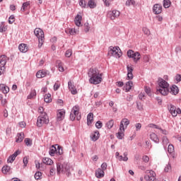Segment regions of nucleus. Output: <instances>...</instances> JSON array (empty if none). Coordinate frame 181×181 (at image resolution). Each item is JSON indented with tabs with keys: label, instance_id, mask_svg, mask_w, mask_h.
Here are the masks:
<instances>
[{
	"label": "nucleus",
	"instance_id": "nucleus-15",
	"mask_svg": "<svg viewBox=\"0 0 181 181\" xmlns=\"http://www.w3.org/2000/svg\"><path fill=\"white\" fill-rule=\"evenodd\" d=\"M153 12L156 15L162 13V6L160 4H155L153 7Z\"/></svg>",
	"mask_w": 181,
	"mask_h": 181
},
{
	"label": "nucleus",
	"instance_id": "nucleus-16",
	"mask_svg": "<svg viewBox=\"0 0 181 181\" xmlns=\"http://www.w3.org/2000/svg\"><path fill=\"white\" fill-rule=\"evenodd\" d=\"M68 87H69L71 94H73L74 95L77 94V89L76 88V86H74V84H73L71 81H69L68 82Z\"/></svg>",
	"mask_w": 181,
	"mask_h": 181
},
{
	"label": "nucleus",
	"instance_id": "nucleus-62",
	"mask_svg": "<svg viewBox=\"0 0 181 181\" xmlns=\"http://www.w3.org/2000/svg\"><path fill=\"white\" fill-rule=\"evenodd\" d=\"M142 160L146 163H148V162H149V157H148V156H144L143 158H142Z\"/></svg>",
	"mask_w": 181,
	"mask_h": 181
},
{
	"label": "nucleus",
	"instance_id": "nucleus-17",
	"mask_svg": "<svg viewBox=\"0 0 181 181\" xmlns=\"http://www.w3.org/2000/svg\"><path fill=\"white\" fill-rule=\"evenodd\" d=\"M48 73L49 71L40 70L37 72L36 77L37 78H43V77H46V76H47Z\"/></svg>",
	"mask_w": 181,
	"mask_h": 181
},
{
	"label": "nucleus",
	"instance_id": "nucleus-49",
	"mask_svg": "<svg viewBox=\"0 0 181 181\" xmlns=\"http://www.w3.org/2000/svg\"><path fill=\"white\" fill-rule=\"evenodd\" d=\"M145 92L148 95H149V97H152V90H151V88L146 87Z\"/></svg>",
	"mask_w": 181,
	"mask_h": 181
},
{
	"label": "nucleus",
	"instance_id": "nucleus-7",
	"mask_svg": "<svg viewBox=\"0 0 181 181\" xmlns=\"http://www.w3.org/2000/svg\"><path fill=\"white\" fill-rule=\"evenodd\" d=\"M43 124H49V117L47 114L40 115L37 117V127H42Z\"/></svg>",
	"mask_w": 181,
	"mask_h": 181
},
{
	"label": "nucleus",
	"instance_id": "nucleus-34",
	"mask_svg": "<svg viewBox=\"0 0 181 181\" xmlns=\"http://www.w3.org/2000/svg\"><path fill=\"white\" fill-rule=\"evenodd\" d=\"M125 131H124L123 129H119V131L117 132V138L118 139H122V138H124V132Z\"/></svg>",
	"mask_w": 181,
	"mask_h": 181
},
{
	"label": "nucleus",
	"instance_id": "nucleus-38",
	"mask_svg": "<svg viewBox=\"0 0 181 181\" xmlns=\"http://www.w3.org/2000/svg\"><path fill=\"white\" fill-rule=\"evenodd\" d=\"M24 142H25L26 146H32V145H33L32 139H30L29 138H25L24 140Z\"/></svg>",
	"mask_w": 181,
	"mask_h": 181
},
{
	"label": "nucleus",
	"instance_id": "nucleus-52",
	"mask_svg": "<svg viewBox=\"0 0 181 181\" xmlns=\"http://www.w3.org/2000/svg\"><path fill=\"white\" fill-rule=\"evenodd\" d=\"M64 118V114H57V120L62 121Z\"/></svg>",
	"mask_w": 181,
	"mask_h": 181
},
{
	"label": "nucleus",
	"instance_id": "nucleus-44",
	"mask_svg": "<svg viewBox=\"0 0 181 181\" xmlns=\"http://www.w3.org/2000/svg\"><path fill=\"white\" fill-rule=\"evenodd\" d=\"M168 152L170 154L173 153V152H175V147L173 146V144H169L168 145Z\"/></svg>",
	"mask_w": 181,
	"mask_h": 181
},
{
	"label": "nucleus",
	"instance_id": "nucleus-12",
	"mask_svg": "<svg viewBox=\"0 0 181 181\" xmlns=\"http://www.w3.org/2000/svg\"><path fill=\"white\" fill-rule=\"evenodd\" d=\"M125 127H124V126ZM129 125V120L127 118L122 119L120 122L119 129L125 131V127Z\"/></svg>",
	"mask_w": 181,
	"mask_h": 181
},
{
	"label": "nucleus",
	"instance_id": "nucleus-41",
	"mask_svg": "<svg viewBox=\"0 0 181 181\" xmlns=\"http://www.w3.org/2000/svg\"><path fill=\"white\" fill-rule=\"evenodd\" d=\"M34 177L36 180H40V179H42V172L40 171L36 172Z\"/></svg>",
	"mask_w": 181,
	"mask_h": 181
},
{
	"label": "nucleus",
	"instance_id": "nucleus-36",
	"mask_svg": "<svg viewBox=\"0 0 181 181\" xmlns=\"http://www.w3.org/2000/svg\"><path fill=\"white\" fill-rule=\"evenodd\" d=\"M29 5H30V1H27L23 4V6L21 7V11L23 12H25V11H26V9H28V6H29Z\"/></svg>",
	"mask_w": 181,
	"mask_h": 181
},
{
	"label": "nucleus",
	"instance_id": "nucleus-57",
	"mask_svg": "<svg viewBox=\"0 0 181 181\" xmlns=\"http://www.w3.org/2000/svg\"><path fill=\"white\" fill-rule=\"evenodd\" d=\"M79 5L81 6V8H86V1L84 0H79Z\"/></svg>",
	"mask_w": 181,
	"mask_h": 181
},
{
	"label": "nucleus",
	"instance_id": "nucleus-33",
	"mask_svg": "<svg viewBox=\"0 0 181 181\" xmlns=\"http://www.w3.org/2000/svg\"><path fill=\"white\" fill-rule=\"evenodd\" d=\"M162 144L164 147V149L166 148L168 144H169V139H168V137H166L165 136H163L162 138Z\"/></svg>",
	"mask_w": 181,
	"mask_h": 181
},
{
	"label": "nucleus",
	"instance_id": "nucleus-27",
	"mask_svg": "<svg viewBox=\"0 0 181 181\" xmlns=\"http://www.w3.org/2000/svg\"><path fill=\"white\" fill-rule=\"evenodd\" d=\"M170 93L174 95H176V94L179 93V88H177L176 85H173L170 88Z\"/></svg>",
	"mask_w": 181,
	"mask_h": 181
},
{
	"label": "nucleus",
	"instance_id": "nucleus-28",
	"mask_svg": "<svg viewBox=\"0 0 181 181\" xmlns=\"http://www.w3.org/2000/svg\"><path fill=\"white\" fill-rule=\"evenodd\" d=\"M118 159L120 161L127 162L128 160V153H124L123 156H119Z\"/></svg>",
	"mask_w": 181,
	"mask_h": 181
},
{
	"label": "nucleus",
	"instance_id": "nucleus-30",
	"mask_svg": "<svg viewBox=\"0 0 181 181\" xmlns=\"http://www.w3.org/2000/svg\"><path fill=\"white\" fill-rule=\"evenodd\" d=\"M42 162L45 163V165H53V160L49 158H42Z\"/></svg>",
	"mask_w": 181,
	"mask_h": 181
},
{
	"label": "nucleus",
	"instance_id": "nucleus-53",
	"mask_svg": "<svg viewBox=\"0 0 181 181\" xmlns=\"http://www.w3.org/2000/svg\"><path fill=\"white\" fill-rule=\"evenodd\" d=\"M71 54H73V51L71 49L66 50V52L65 53L66 57H71Z\"/></svg>",
	"mask_w": 181,
	"mask_h": 181
},
{
	"label": "nucleus",
	"instance_id": "nucleus-20",
	"mask_svg": "<svg viewBox=\"0 0 181 181\" xmlns=\"http://www.w3.org/2000/svg\"><path fill=\"white\" fill-rule=\"evenodd\" d=\"M170 114H181L180 108H176L175 105H171L170 108Z\"/></svg>",
	"mask_w": 181,
	"mask_h": 181
},
{
	"label": "nucleus",
	"instance_id": "nucleus-39",
	"mask_svg": "<svg viewBox=\"0 0 181 181\" xmlns=\"http://www.w3.org/2000/svg\"><path fill=\"white\" fill-rule=\"evenodd\" d=\"M1 170L4 175H6V173L11 170V167L8 165H4L2 168Z\"/></svg>",
	"mask_w": 181,
	"mask_h": 181
},
{
	"label": "nucleus",
	"instance_id": "nucleus-22",
	"mask_svg": "<svg viewBox=\"0 0 181 181\" xmlns=\"http://www.w3.org/2000/svg\"><path fill=\"white\" fill-rule=\"evenodd\" d=\"M150 139L153 142H155V144H159V137H158V135L155 133H151L150 134Z\"/></svg>",
	"mask_w": 181,
	"mask_h": 181
},
{
	"label": "nucleus",
	"instance_id": "nucleus-24",
	"mask_svg": "<svg viewBox=\"0 0 181 181\" xmlns=\"http://www.w3.org/2000/svg\"><path fill=\"white\" fill-rule=\"evenodd\" d=\"M0 90L2 91L4 94H8L9 91V87L5 84H0Z\"/></svg>",
	"mask_w": 181,
	"mask_h": 181
},
{
	"label": "nucleus",
	"instance_id": "nucleus-14",
	"mask_svg": "<svg viewBox=\"0 0 181 181\" xmlns=\"http://www.w3.org/2000/svg\"><path fill=\"white\" fill-rule=\"evenodd\" d=\"M83 21V16L81 15L78 14L74 19V23L76 26H78V28H80V26H83V24H81V22Z\"/></svg>",
	"mask_w": 181,
	"mask_h": 181
},
{
	"label": "nucleus",
	"instance_id": "nucleus-43",
	"mask_svg": "<svg viewBox=\"0 0 181 181\" xmlns=\"http://www.w3.org/2000/svg\"><path fill=\"white\" fill-rule=\"evenodd\" d=\"M34 97H36V90L35 89L31 90L30 95H28V98L29 100H32V98H33Z\"/></svg>",
	"mask_w": 181,
	"mask_h": 181
},
{
	"label": "nucleus",
	"instance_id": "nucleus-32",
	"mask_svg": "<svg viewBox=\"0 0 181 181\" xmlns=\"http://www.w3.org/2000/svg\"><path fill=\"white\" fill-rule=\"evenodd\" d=\"M45 103H52V95L47 93L44 96Z\"/></svg>",
	"mask_w": 181,
	"mask_h": 181
},
{
	"label": "nucleus",
	"instance_id": "nucleus-46",
	"mask_svg": "<svg viewBox=\"0 0 181 181\" xmlns=\"http://www.w3.org/2000/svg\"><path fill=\"white\" fill-rule=\"evenodd\" d=\"M0 32L3 33V32H6V26H5V23L2 22L0 26Z\"/></svg>",
	"mask_w": 181,
	"mask_h": 181
},
{
	"label": "nucleus",
	"instance_id": "nucleus-55",
	"mask_svg": "<svg viewBox=\"0 0 181 181\" xmlns=\"http://www.w3.org/2000/svg\"><path fill=\"white\" fill-rule=\"evenodd\" d=\"M13 22H15V16H11L8 18V23L10 25H12V23H13Z\"/></svg>",
	"mask_w": 181,
	"mask_h": 181
},
{
	"label": "nucleus",
	"instance_id": "nucleus-64",
	"mask_svg": "<svg viewBox=\"0 0 181 181\" xmlns=\"http://www.w3.org/2000/svg\"><path fill=\"white\" fill-rule=\"evenodd\" d=\"M139 100H145V93H141L139 95Z\"/></svg>",
	"mask_w": 181,
	"mask_h": 181
},
{
	"label": "nucleus",
	"instance_id": "nucleus-42",
	"mask_svg": "<svg viewBox=\"0 0 181 181\" xmlns=\"http://www.w3.org/2000/svg\"><path fill=\"white\" fill-rule=\"evenodd\" d=\"M106 127L108 129H111L114 127V120L111 119L106 123Z\"/></svg>",
	"mask_w": 181,
	"mask_h": 181
},
{
	"label": "nucleus",
	"instance_id": "nucleus-61",
	"mask_svg": "<svg viewBox=\"0 0 181 181\" xmlns=\"http://www.w3.org/2000/svg\"><path fill=\"white\" fill-rule=\"evenodd\" d=\"M135 127H136V131H139L141 130V128H142V124H141V123H136L135 124Z\"/></svg>",
	"mask_w": 181,
	"mask_h": 181
},
{
	"label": "nucleus",
	"instance_id": "nucleus-2",
	"mask_svg": "<svg viewBox=\"0 0 181 181\" xmlns=\"http://www.w3.org/2000/svg\"><path fill=\"white\" fill-rule=\"evenodd\" d=\"M156 93L161 94V95H168L169 94V83L163 78H159Z\"/></svg>",
	"mask_w": 181,
	"mask_h": 181
},
{
	"label": "nucleus",
	"instance_id": "nucleus-59",
	"mask_svg": "<svg viewBox=\"0 0 181 181\" xmlns=\"http://www.w3.org/2000/svg\"><path fill=\"white\" fill-rule=\"evenodd\" d=\"M59 88H60V83H59V82H57L54 85V91H57V90H59Z\"/></svg>",
	"mask_w": 181,
	"mask_h": 181
},
{
	"label": "nucleus",
	"instance_id": "nucleus-50",
	"mask_svg": "<svg viewBox=\"0 0 181 181\" xmlns=\"http://www.w3.org/2000/svg\"><path fill=\"white\" fill-rule=\"evenodd\" d=\"M95 127H96L98 129H101V128H103V122H101V121H98V122L95 123Z\"/></svg>",
	"mask_w": 181,
	"mask_h": 181
},
{
	"label": "nucleus",
	"instance_id": "nucleus-56",
	"mask_svg": "<svg viewBox=\"0 0 181 181\" xmlns=\"http://www.w3.org/2000/svg\"><path fill=\"white\" fill-rule=\"evenodd\" d=\"M149 128H154L155 129H159L160 127L159 126L155 124H148Z\"/></svg>",
	"mask_w": 181,
	"mask_h": 181
},
{
	"label": "nucleus",
	"instance_id": "nucleus-9",
	"mask_svg": "<svg viewBox=\"0 0 181 181\" xmlns=\"http://www.w3.org/2000/svg\"><path fill=\"white\" fill-rule=\"evenodd\" d=\"M119 15H121L119 11L112 10L108 12L107 18H109V19L111 21H115V19L119 18Z\"/></svg>",
	"mask_w": 181,
	"mask_h": 181
},
{
	"label": "nucleus",
	"instance_id": "nucleus-51",
	"mask_svg": "<svg viewBox=\"0 0 181 181\" xmlns=\"http://www.w3.org/2000/svg\"><path fill=\"white\" fill-rule=\"evenodd\" d=\"M127 6H131V5H135V1L134 0H128L126 1Z\"/></svg>",
	"mask_w": 181,
	"mask_h": 181
},
{
	"label": "nucleus",
	"instance_id": "nucleus-6",
	"mask_svg": "<svg viewBox=\"0 0 181 181\" xmlns=\"http://www.w3.org/2000/svg\"><path fill=\"white\" fill-rule=\"evenodd\" d=\"M109 54L116 57V59H119V57L122 56V52H121V49H119V47H110Z\"/></svg>",
	"mask_w": 181,
	"mask_h": 181
},
{
	"label": "nucleus",
	"instance_id": "nucleus-47",
	"mask_svg": "<svg viewBox=\"0 0 181 181\" xmlns=\"http://www.w3.org/2000/svg\"><path fill=\"white\" fill-rule=\"evenodd\" d=\"M143 32L146 36L151 35V30H149V29H148L146 27L143 28Z\"/></svg>",
	"mask_w": 181,
	"mask_h": 181
},
{
	"label": "nucleus",
	"instance_id": "nucleus-1",
	"mask_svg": "<svg viewBox=\"0 0 181 181\" xmlns=\"http://www.w3.org/2000/svg\"><path fill=\"white\" fill-rule=\"evenodd\" d=\"M90 77L89 82L90 84H100L103 81V74H100V71L97 68H90L88 72Z\"/></svg>",
	"mask_w": 181,
	"mask_h": 181
},
{
	"label": "nucleus",
	"instance_id": "nucleus-21",
	"mask_svg": "<svg viewBox=\"0 0 181 181\" xmlns=\"http://www.w3.org/2000/svg\"><path fill=\"white\" fill-rule=\"evenodd\" d=\"M95 176L98 179H101V177H104V170L101 168H98L95 171Z\"/></svg>",
	"mask_w": 181,
	"mask_h": 181
},
{
	"label": "nucleus",
	"instance_id": "nucleus-23",
	"mask_svg": "<svg viewBox=\"0 0 181 181\" xmlns=\"http://www.w3.org/2000/svg\"><path fill=\"white\" fill-rule=\"evenodd\" d=\"M132 87H134V83H132V81H129L127 83H126L125 92L128 93V91L132 89Z\"/></svg>",
	"mask_w": 181,
	"mask_h": 181
},
{
	"label": "nucleus",
	"instance_id": "nucleus-40",
	"mask_svg": "<svg viewBox=\"0 0 181 181\" xmlns=\"http://www.w3.org/2000/svg\"><path fill=\"white\" fill-rule=\"evenodd\" d=\"M90 24L88 23H85L83 25V30L86 33L90 32Z\"/></svg>",
	"mask_w": 181,
	"mask_h": 181
},
{
	"label": "nucleus",
	"instance_id": "nucleus-54",
	"mask_svg": "<svg viewBox=\"0 0 181 181\" xmlns=\"http://www.w3.org/2000/svg\"><path fill=\"white\" fill-rule=\"evenodd\" d=\"M134 54H135V52H134V51H132L131 49L127 52L128 57L132 58V59L134 57Z\"/></svg>",
	"mask_w": 181,
	"mask_h": 181
},
{
	"label": "nucleus",
	"instance_id": "nucleus-18",
	"mask_svg": "<svg viewBox=\"0 0 181 181\" xmlns=\"http://www.w3.org/2000/svg\"><path fill=\"white\" fill-rule=\"evenodd\" d=\"M99 138L100 132H98V130L93 132V133L90 134V139H92V141H93V142H95V141H98Z\"/></svg>",
	"mask_w": 181,
	"mask_h": 181
},
{
	"label": "nucleus",
	"instance_id": "nucleus-26",
	"mask_svg": "<svg viewBox=\"0 0 181 181\" xmlns=\"http://www.w3.org/2000/svg\"><path fill=\"white\" fill-rule=\"evenodd\" d=\"M93 121H94V115L93 114H88L87 125L90 126L91 124H93Z\"/></svg>",
	"mask_w": 181,
	"mask_h": 181
},
{
	"label": "nucleus",
	"instance_id": "nucleus-10",
	"mask_svg": "<svg viewBox=\"0 0 181 181\" xmlns=\"http://www.w3.org/2000/svg\"><path fill=\"white\" fill-rule=\"evenodd\" d=\"M144 179L146 181H159L156 177H155V172L153 171H150V175H146L144 176Z\"/></svg>",
	"mask_w": 181,
	"mask_h": 181
},
{
	"label": "nucleus",
	"instance_id": "nucleus-37",
	"mask_svg": "<svg viewBox=\"0 0 181 181\" xmlns=\"http://www.w3.org/2000/svg\"><path fill=\"white\" fill-rule=\"evenodd\" d=\"M57 64H58V69L59 71H61L62 73L64 71V68L63 67V63H62L61 61H57Z\"/></svg>",
	"mask_w": 181,
	"mask_h": 181
},
{
	"label": "nucleus",
	"instance_id": "nucleus-35",
	"mask_svg": "<svg viewBox=\"0 0 181 181\" xmlns=\"http://www.w3.org/2000/svg\"><path fill=\"white\" fill-rule=\"evenodd\" d=\"M72 114H78L80 112V107L78 105H75L71 110Z\"/></svg>",
	"mask_w": 181,
	"mask_h": 181
},
{
	"label": "nucleus",
	"instance_id": "nucleus-13",
	"mask_svg": "<svg viewBox=\"0 0 181 181\" xmlns=\"http://www.w3.org/2000/svg\"><path fill=\"white\" fill-rule=\"evenodd\" d=\"M127 78L128 80H132L134 78V74H132V71H134V67H132V65H127Z\"/></svg>",
	"mask_w": 181,
	"mask_h": 181
},
{
	"label": "nucleus",
	"instance_id": "nucleus-11",
	"mask_svg": "<svg viewBox=\"0 0 181 181\" xmlns=\"http://www.w3.org/2000/svg\"><path fill=\"white\" fill-rule=\"evenodd\" d=\"M67 35H71V36H74L76 35H78L80 33V30L78 28H68L65 30Z\"/></svg>",
	"mask_w": 181,
	"mask_h": 181
},
{
	"label": "nucleus",
	"instance_id": "nucleus-8",
	"mask_svg": "<svg viewBox=\"0 0 181 181\" xmlns=\"http://www.w3.org/2000/svg\"><path fill=\"white\" fill-rule=\"evenodd\" d=\"M7 62L8 57L6 55H1L0 57V76H1V74H4V73L5 72V65L6 64Z\"/></svg>",
	"mask_w": 181,
	"mask_h": 181
},
{
	"label": "nucleus",
	"instance_id": "nucleus-45",
	"mask_svg": "<svg viewBox=\"0 0 181 181\" xmlns=\"http://www.w3.org/2000/svg\"><path fill=\"white\" fill-rule=\"evenodd\" d=\"M170 0H164L163 1V6L164 8H170L171 5Z\"/></svg>",
	"mask_w": 181,
	"mask_h": 181
},
{
	"label": "nucleus",
	"instance_id": "nucleus-48",
	"mask_svg": "<svg viewBox=\"0 0 181 181\" xmlns=\"http://www.w3.org/2000/svg\"><path fill=\"white\" fill-rule=\"evenodd\" d=\"M23 167L26 168L28 166V163H29V158L27 156H25L23 160Z\"/></svg>",
	"mask_w": 181,
	"mask_h": 181
},
{
	"label": "nucleus",
	"instance_id": "nucleus-4",
	"mask_svg": "<svg viewBox=\"0 0 181 181\" xmlns=\"http://www.w3.org/2000/svg\"><path fill=\"white\" fill-rule=\"evenodd\" d=\"M34 35L38 39V47H42L45 42V33L43 32V30L40 28H35L34 30Z\"/></svg>",
	"mask_w": 181,
	"mask_h": 181
},
{
	"label": "nucleus",
	"instance_id": "nucleus-25",
	"mask_svg": "<svg viewBox=\"0 0 181 181\" xmlns=\"http://www.w3.org/2000/svg\"><path fill=\"white\" fill-rule=\"evenodd\" d=\"M18 49L22 53H26L28 52V45L26 44H21L18 46Z\"/></svg>",
	"mask_w": 181,
	"mask_h": 181
},
{
	"label": "nucleus",
	"instance_id": "nucleus-3",
	"mask_svg": "<svg viewBox=\"0 0 181 181\" xmlns=\"http://www.w3.org/2000/svg\"><path fill=\"white\" fill-rule=\"evenodd\" d=\"M57 175L60 173H66L67 176H70V165L67 162L57 163Z\"/></svg>",
	"mask_w": 181,
	"mask_h": 181
},
{
	"label": "nucleus",
	"instance_id": "nucleus-19",
	"mask_svg": "<svg viewBox=\"0 0 181 181\" xmlns=\"http://www.w3.org/2000/svg\"><path fill=\"white\" fill-rule=\"evenodd\" d=\"M23 139H25V133L23 132L18 133L16 136V142L21 144V142H22Z\"/></svg>",
	"mask_w": 181,
	"mask_h": 181
},
{
	"label": "nucleus",
	"instance_id": "nucleus-31",
	"mask_svg": "<svg viewBox=\"0 0 181 181\" xmlns=\"http://www.w3.org/2000/svg\"><path fill=\"white\" fill-rule=\"evenodd\" d=\"M88 5L91 9H94V8L97 6V4H95V0H88Z\"/></svg>",
	"mask_w": 181,
	"mask_h": 181
},
{
	"label": "nucleus",
	"instance_id": "nucleus-29",
	"mask_svg": "<svg viewBox=\"0 0 181 181\" xmlns=\"http://www.w3.org/2000/svg\"><path fill=\"white\" fill-rule=\"evenodd\" d=\"M132 59H134V62L135 63H136L137 62H139V60L141 59V54L139 52H134V54L133 55V58Z\"/></svg>",
	"mask_w": 181,
	"mask_h": 181
},
{
	"label": "nucleus",
	"instance_id": "nucleus-63",
	"mask_svg": "<svg viewBox=\"0 0 181 181\" xmlns=\"http://www.w3.org/2000/svg\"><path fill=\"white\" fill-rule=\"evenodd\" d=\"M76 115L77 114H70L69 118L71 121H74V119H76Z\"/></svg>",
	"mask_w": 181,
	"mask_h": 181
},
{
	"label": "nucleus",
	"instance_id": "nucleus-58",
	"mask_svg": "<svg viewBox=\"0 0 181 181\" xmlns=\"http://www.w3.org/2000/svg\"><path fill=\"white\" fill-rule=\"evenodd\" d=\"M107 163H102V165H101V166H100V169H102V170H103V172H104V170H107Z\"/></svg>",
	"mask_w": 181,
	"mask_h": 181
},
{
	"label": "nucleus",
	"instance_id": "nucleus-60",
	"mask_svg": "<svg viewBox=\"0 0 181 181\" xmlns=\"http://www.w3.org/2000/svg\"><path fill=\"white\" fill-rule=\"evenodd\" d=\"M165 172H169V170H172V166L170 164H168L164 168Z\"/></svg>",
	"mask_w": 181,
	"mask_h": 181
},
{
	"label": "nucleus",
	"instance_id": "nucleus-5",
	"mask_svg": "<svg viewBox=\"0 0 181 181\" xmlns=\"http://www.w3.org/2000/svg\"><path fill=\"white\" fill-rule=\"evenodd\" d=\"M49 153L50 156H54L55 153L59 156H62L63 154V148L59 144L52 145L49 148Z\"/></svg>",
	"mask_w": 181,
	"mask_h": 181
}]
</instances>
